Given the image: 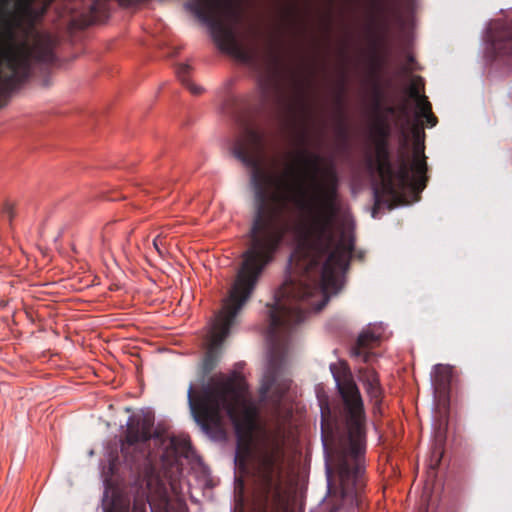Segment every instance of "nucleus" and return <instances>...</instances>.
Here are the masks:
<instances>
[{
    "label": "nucleus",
    "mask_w": 512,
    "mask_h": 512,
    "mask_svg": "<svg viewBox=\"0 0 512 512\" xmlns=\"http://www.w3.org/2000/svg\"><path fill=\"white\" fill-rule=\"evenodd\" d=\"M421 80H415L409 87V96L416 101L417 116L426 118L427 123L431 126L436 124V118L432 115L431 105L425 96L420 95Z\"/></svg>",
    "instance_id": "obj_10"
},
{
    "label": "nucleus",
    "mask_w": 512,
    "mask_h": 512,
    "mask_svg": "<svg viewBox=\"0 0 512 512\" xmlns=\"http://www.w3.org/2000/svg\"><path fill=\"white\" fill-rule=\"evenodd\" d=\"M439 370H445L447 373L450 372V368L443 365H437L435 366V371L438 372Z\"/></svg>",
    "instance_id": "obj_21"
},
{
    "label": "nucleus",
    "mask_w": 512,
    "mask_h": 512,
    "mask_svg": "<svg viewBox=\"0 0 512 512\" xmlns=\"http://www.w3.org/2000/svg\"><path fill=\"white\" fill-rule=\"evenodd\" d=\"M188 71H189V66L187 64L179 65V67L177 69V76L179 77V79L182 82H185V75L188 73Z\"/></svg>",
    "instance_id": "obj_17"
},
{
    "label": "nucleus",
    "mask_w": 512,
    "mask_h": 512,
    "mask_svg": "<svg viewBox=\"0 0 512 512\" xmlns=\"http://www.w3.org/2000/svg\"><path fill=\"white\" fill-rule=\"evenodd\" d=\"M288 389V383L281 378V374L274 357V352L269 356L264 372L260 392L263 398L274 399Z\"/></svg>",
    "instance_id": "obj_9"
},
{
    "label": "nucleus",
    "mask_w": 512,
    "mask_h": 512,
    "mask_svg": "<svg viewBox=\"0 0 512 512\" xmlns=\"http://www.w3.org/2000/svg\"><path fill=\"white\" fill-rule=\"evenodd\" d=\"M378 336L372 332L364 331L358 337V345L360 347H365L371 345L373 342L378 340Z\"/></svg>",
    "instance_id": "obj_16"
},
{
    "label": "nucleus",
    "mask_w": 512,
    "mask_h": 512,
    "mask_svg": "<svg viewBox=\"0 0 512 512\" xmlns=\"http://www.w3.org/2000/svg\"><path fill=\"white\" fill-rule=\"evenodd\" d=\"M259 86L264 97H277L280 91L279 76L275 71L270 72L267 76L261 77Z\"/></svg>",
    "instance_id": "obj_12"
},
{
    "label": "nucleus",
    "mask_w": 512,
    "mask_h": 512,
    "mask_svg": "<svg viewBox=\"0 0 512 512\" xmlns=\"http://www.w3.org/2000/svg\"><path fill=\"white\" fill-rule=\"evenodd\" d=\"M213 36L222 50L246 62L255 60L257 53L255 48L241 42L231 29L222 26L215 27Z\"/></svg>",
    "instance_id": "obj_8"
},
{
    "label": "nucleus",
    "mask_w": 512,
    "mask_h": 512,
    "mask_svg": "<svg viewBox=\"0 0 512 512\" xmlns=\"http://www.w3.org/2000/svg\"><path fill=\"white\" fill-rule=\"evenodd\" d=\"M262 150V137L254 130L246 131L234 147V155L253 168L256 215L236 280L209 326L206 368L212 366L236 315L290 231L286 207H295L301 219L293 229L297 247L289 260V280L276 292L270 311L273 338L304 321L303 309L320 311L326 305L329 295L341 288V274L354 248V222L350 214L340 213L335 171L306 148L269 159Z\"/></svg>",
    "instance_id": "obj_1"
},
{
    "label": "nucleus",
    "mask_w": 512,
    "mask_h": 512,
    "mask_svg": "<svg viewBox=\"0 0 512 512\" xmlns=\"http://www.w3.org/2000/svg\"><path fill=\"white\" fill-rule=\"evenodd\" d=\"M162 245V241L160 239V237L158 236L157 238L154 239L153 241V246L155 247V249L157 250V252L160 254V255H163V251L162 249L160 248V246Z\"/></svg>",
    "instance_id": "obj_19"
},
{
    "label": "nucleus",
    "mask_w": 512,
    "mask_h": 512,
    "mask_svg": "<svg viewBox=\"0 0 512 512\" xmlns=\"http://www.w3.org/2000/svg\"><path fill=\"white\" fill-rule=\"evenodd\" d=\"M366 392L370 397L377 399L380 395L379 381L373 371H368L361 376Z\"/></svg>",
    "instance_id": "obj_14"
},
{
    "label": "nucleus",
    "mask_w": 512,
    "mask_h": 512,
    "mask_svg": "<svg viewBox=\"0 0 512 512\" xmlns=\"http://www.w3.org/2000/svg\"><path fill=\"white\" fill-rule=\"evenodd\" d=\"M286 438L284 422L266 428L263 432L260 451V468L265 478H270L283 456Z\"/></svg>",
    "instance_id": "obj_6"
},
{
    "label": "nucleus",
    "mask_w": 512,
    "mask_h": 512,
    "mask_svg": "<svg viewBox=\"0 0 512 512\" xmlns=\"http://www.w3.org/2000/svg\"><path fill=\"white\" fill-rule=\"evenodd\" d=\"M374 166L384 193L396 196L406 188L419 192L425 187L427 165L423 149L419 146L414 148L411 165L401 159L397 172H393L388 161V152L382 144H379L376 148Z\"/></svg>",
    "instance_id": "obj_4"
},
{
    "label": "nucleus",
    "mask_w": 512,
    "mask_h": 512,
    "mask_svg": "<svg viewBox=\"0 0 512 512\" xmlns=\"http://www.w3.org/2000/svg\"><path fill=\"white\" fill-rule=\"evenodd\" d=\"M348 413L347 429L350 442V452L358 457L365 450V429L363 401L359 389L350 378L336 380Z\"/></svg>",
    "instance_id": "obj_5"
},
{
    "label": "nucleus",
    "mask_w": 512,
    "mask_h": 512,
    "mask_svg": "<svg viewBox=\"0 0 512 512\" xmlns=\"http://www.w3.org/2000/svg\"><path fill=\"white\" fill-rule=\"evenodd\" d=\"M94 454L93 450L89 452V455L92 456Z\"/></svg>",
    "instance_id": "obj_23"
},
{
    "label": "nucleus",
    "mask_w": 512,
    "mask_h": 512,
    "mask_svg": "<svg viewBox=\"0 0 512 512\" xmlns=\"http://www.w3.org/2000/svg\"><path fill=\"white\" fill-rule=\"evenodd\" d=\"M125 439L121 443V451L128 453L129 447L145 443L152 437L153 418L149 414H135L127 421Z\"/></svg>",
    "instance_id": "obj_7"
},
{
    "label": "nucleus",
    "mask_w": 512,
    "mask_h": 512,
    "mask_svg": "<svg viewBox=\"0 0 512 512\" xmlns=\"http://www.w3.org/2000/svg\"><path fill=\"white\" fill-rule=\"evenodd\" d=\"M221 0H195L193 3L187 4V7L197 16L214 14L220 7Z\"/></svg>",
    "instance_id": "obj_13"
},
{
    "label": "nucleus",
    "mask_w": 512,
    "mask_h": 512,
    "mask_svg": "<svg viewBox=\"0 0 512 512\" xmlns=\"http://www.w3.org/2000/svg\"><path fill=\"white\" fill-rule=\"evenodd\" d=\"M189 90L194 94H200L202 92V88L193 83H187Z\"/></svg>",
    "instance_id": "obj_18"
},
{
    "label": "nucleus",
    "mask_w": 512,
    "mask_h": 512,
    "mask_svg": "<svg viewBox=\"0 0 512 512\" xmlns=\"http://www.w3.org/2000/svg\"><path fill=\"white\" fill-rule=\"evenodd\" d=\"M190 409L195 421L206 433L220 429L227 416L242 440H251L257 427V409L246 391L240 374L217 375L211 379L203 395L194 399L192 386L188 390Z\"/></svg>",
    "instance_id": "obj_3"
},
{
    "label": "nucleus",
    "mask_w": 512,
    "mask_h": 512,
    "mask_svg": "<svg viewBox=\"0 0 512 512\" xmlns=\"http://www.w3.org/2000/svg\"><path fill=\"white\" fill-rule=\"evenodd\" d=\"M4 211L7 213L9 218L12 217V206L10 204H6Z\"/></svg>",
    "instance_id": "obj_20"
},
{
    "label": "nucleus",
    "mask_w": 512,
    "mask_h": 512,
    "mask_svg": "<svg viewBox=\"0 0 512 512\" xmlns=\"http://www.w3.org/2000/svg\"><path fill=\"white\" fill-rule=\"evenodd\" d=\"M324 413H325L324 409L322 408V410H321L322 417H324Z\"/></svg>",
    "instance_id": "obj_22"
},
{
    "label": "nucleus",
    "mask_w": 512,
    "mask_h": 512,
    "mask_svg": "<svg viewBox=\"0 0 512 512\" xmlns=\"http://www.w3.org/2000/svg\"><path fill=\"white\" fill-rule=\"evenodd\" d=\"M52 1L0 0V107L29 77L33 60L52 59V39L34 29Z\"/></svg>",
    "instance_id": "obj_2"
},
{
    "label": "nucleus",
    "mask_w": 512,
    "mask_h": 512,
    "mask_svg": "<svg viewBox=\"0 0 512 512\" xmlns=\"http://www.w3.org/2000/svg\"><path fill=\"white\" fill-rule=\"evenodd\" d=\"M167 449H172L173 454H183L189 446V441L186 437H171L168 441ZM167 456L170 455V451L167 450Z\"/></svg>",
    "instance_id": "obj_15"
},
{
    "label": "nucleus",
    "mask_w": 512,
    "mask_h": 512,
    "mask_svg": "<svg viewBox=\"0 0 512 512\" xmlns=\"http://www.w3.org/2000/svg\"><path fill=\"white\" fill-rule=\"evenodd\" d=\"M360 472V468H357L356 472L352 475L345 466H342L340 469L339 475L342 497L350 503H353L357 494L358 483L356 478Z\"/></svg>",
    "instance_id": "obj_11"
}]
</instances>
